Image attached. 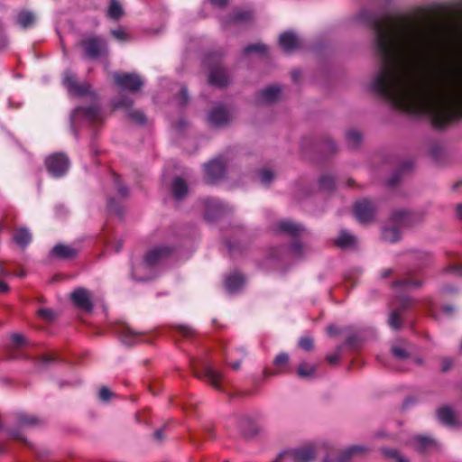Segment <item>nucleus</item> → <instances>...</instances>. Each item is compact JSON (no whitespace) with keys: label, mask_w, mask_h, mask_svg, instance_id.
<instances>
[{"label":"nucleus","mask_w":462,"mask_h":462,"mask_svg":"<svg viewBox=\"0 0 462 462\" xmlns=\"http://www.w3.org/2000/svg\"><path fill=\"white\" fill-rule=\"evenodd\" d=\"M383 454L387 457L392 458L394 462H409V460L402 456L396 449L384 448Z\"/></svg>","instance_id":"nucleus-43"},{"label":"nucleus","mask_w":462,"mask_h":462,"mask_svg":"<svg viewBox=\"0 0 462 462\" xmlns=\"http://www.w3.org/2000/svg\"><path fill=\"white\" fill-rule=\"evenodd\" d=\"M193 370L196 377L204 380L218 391L222 390L223 374L213 366L204 364L199 368L194 365Z\"/></svg>","instance_id":"nucleus-8"},{"label":"nucleus","mask_w":462,"mask_h":462,"mask_svg":"<svg viewBox=\"0 0 462 462\" xmlns=\"http://www.w3.org/2000/svg\"><path fill=\"white\" fill-rule=\"evenodd\" d=\"M319 186L324 190H330L335 186L334 178L328 175L322 176L319 180Z\"/></svg>","instance_id":"nucleus-46"},{"label":"nucleus","mask_w":462,"mask_h":462,"mask_svg":"<svg viewBox=\"0 0 462 462\" xmlns=\"http://www.w3.org/2000/svg\"><path fill=\"white\" fill-rule=\"evenodd\" d=\"M154 439H157L158 441H162L164 439L163 430H157L154 432Z\"/></svg>","instance_id":"nucleus-64"},{"label":"nucleus","mask_w":462,"mask_h":462,"mask_svg":"<svg viewBox=\"0 0 462 462\" xmlns=\"http://www.w3.org/2000/svg\"><path fill=\"white\" fill-rule=\"evenodd\" d=\"M114 79L121 90H127L131 93L138 92L143 86V79L135 73L116 72L114 74Z\"/></svg>","instance_id":"nucleus-10"},{"label":"nucleus","mask_w":462,"mask_h":462,"mask_svg":"<svg viewBox=\"0 0 462 462\" xmlns=\"http://www.w3.org/2000/svg\"><path fill=\"white\" fill-rule=\"evenodd\" d=\"M414 441H415L417 448L420 451H426L428 449H430V448L436 447V442L434 441V439H432L429 437L417 436V437H415Z\"/></svg>","instance_id":"nucleus-34"},{"label":"nucleus","mask_w":462,"mask_h":462,"mask_svg":"<svg viewBox=\"0 0 462 462\" xmlns=\"http://www.w3.org/2000/svg\"><path fill=\"white\" fill-rule=\"evenodd\" d=\"M180 105L184 106L189 101V93L188 89L185 86H181L179 94L176 97Z\"/></svg>","instance_id":"nucleus-50"},{"label":"nucleus","mask_w":462,"mask_h":462,"mask_svg":"<svg viewBox=\"0 0 462 462\" xmlns=\"http://www.w3.org/2000/svg\"><path fill=\"white\" fill-rule=\"evenodd\" d=\"M38 315L47 321L54 319V312L50 309H41L38 310Z\"/></svg>","instance_id":"nucleus-54"},{"label":"nucleus","mask_w":462,"mask_h":462,"mask_svg":"<svg viewBox=\"0 0 462 462\" xmlns=\"http://www.w3.org/2000/svg\"><path fill=\"white\" fill-rule=\"evenodd\" d=\"M206 178L208 182H214L224 177L225 163L222 158H217L204 165Z\"/></svg>","instance_id":"nucleus-15"},{"label":"nucleus","mask_w":462,"mask_h":462,"mask_svg":"<svg viewBox=\"0 0 462 462\" xmlns=\"http://www.w3.org/2000/svg\"><path fill=\"white\" fill-rule=\"evenodd\" d=\"M124 14V10L117 0H110L107 15L114 20H118Z\"/></svg>","instance_id":"nucleus-33"},{"label":"nucleus","mask_w":462,"mask_h":462,"mask_svg":"<svg viewBox=\"0 0 462 462\" xmlns=\"http://www.w3.org/2000/svg\"><path fill=\"white\" fill-rule=\"evenodd\" d=\"M45 165L48 171L56 178L62 177L69 168V160L66 154L56 152L45 160Z\"/></svg>","instance_id":"nucleus-9"},{"label":"nucleus","mask_w":462,"mask_h":462,"mask_svg":"<svg viewBox=\"0 0 462 462\" xmlns=\"http://www.w3.org/2000/svg\"><path fill=\"white\" fill-rule=\"evenodd\" d=\"M172 195L176 199H181L188 192V185L181 178H175L172 182Z\"/></svg>","instance_id":"nucleus-27"},{"label":"nucleus","mask_w":462,"mask_h":462,"mask_svg":"<svg viewBox=\"0 0 462 462\" xmlns=\"http://www.w3.org/2000/svg\"><path fill=\"white\" fill-rule=\"evenodd\" d=\"M346 141L351 148H356L361 143L362 135L358 131L351 129L346 133Z\"/></svg>","instance_id":"nucleus-37"},{"label":"nucleus","mask_w":462,"mask_h":462,"mask_svg":"<svg viewBox=\"0 0 462 462\" xmlns=\"http://www.w3.org/2000/svg\"><path fill=\"white\" fill-rule=\"evenodd\" d=\"M411 168H412V163L410 161L403 162V164L402 165L401 169L398 170L393 174V176L389 180L388 185L389 186H394L395 184H397L399 182V180H400L401 172L403 171H408V170H410Z\"/></svg>","instance_id":"nucleus-41"},{"label":"nucleus","mask_w":462,"mask_h":462,"mask_svg":"<svg viewBox=\"0 0 462 462\" xmlns=\"http://www.w3.org/2000/svg\"><path fill=\"white\" fill-rule=\"evenodd\" d=\"M277 230L294 238L300 236L304 233V228L301 225L294 223L291 220L280 221L277 224Z\"/></svg>","instance_id":"nucleus-19"},{"label":"nucleus","mask_w":462,"mask_h":462,"mask_svg":"<svg viewBox=\"0 0 462 462\" xmlns=\"http://www.w3.org/2000/svg\"><path fill=\"white\" fill-rule=\"evenodd\" d=\"M282 93L281 87L277 85L268 86L257 93V100L261 103L270 104L279 99Z\"/></svg>","instance_id":"nucleus-18"},{"label":"nucleus","mask_w":462,"mask_h":462,"mask_svg":"<svg viewBox=\"0 0 462 462\" xmlns=\"http://www.w3.org/2000/svg\"><path fill=\"white\" fill-rule=\"evenodd\" d=\"M173 253V247L168 245H158L150 249L144 255L143 263L152 268L163 263Z\"/></svg>","instance_id":"nucleus-11"},{"label":"nucleus","mask_w":462,"mask_h":462,"mask_svg":"<svg viewBox=\"0 0 462 462\" xmlns=\"http://www.w3.org/2000/svg\"><path fill=\"white\" fill-rule=\"evenodd\" d=\"M446 272L462 276V264H452L447 267Z\"/></svg>","instance_id":"nucleus-57"},{"label":"nucleus","mask_w":462,"mask_h":462,"mask_svg":"<svg viewBox=\"0 0 462 462\" xmlns=\"http://www.w3.org/2000/svg\"><path fill=\"white\" fill-rule=\"evenodd\" d=\"M232 117H208V125L209 127L218 128L229 124Z\"/></svg>","instance_id":"nucleus-40"},{"label":"nucleus","mask_w":462,"mask_h":462,"mask_svg":"<svg viewBox=\"0 0 462 462\" xmlns=\"http://www.w3.org/2000/svg\"><path fill=\"white\" fill-rule=\"evenodd\" d=\"M422 282L417 278H414L411 273H409L407 277L397 280L393 284V291L397 292L406 291L411 288H416L421 286Z\"/></svg>","instance_id":"nucleus-22"},{"label":"nucleus","mask_w":462,"mask_h":462,"mask_svg":"<svg viewBox=\"0 0 462 462\" xmlns=\"http://www.w3.org/2000/svg\"><path fill=\"white\" fill-rule=\"evenodd\" d=\"M290 250H291V253L292 254V255H294L295 257H300V256L303 255V247L297 241L293 242L291 245Z\"/></svg>","instance_id":"nucleus-51"},{"label":"nucleus","mask_w":462,"mask_h":462,"mask_svg":"<svg viewBox=\"0 0 462 462\" xmlns=\"http://www.w3.org/2000/svg\"><path fill=\"white\" fill-rule=\"evenodd\" d=\"M301 73L300 70L296 69L291 72L292 80L297 83L300 79Z\"/></svg>","instance_id":"nucleus-63"},{"label":"nucleus","mask_w":462,"mask_h":462,"mask_svg":"<svg viewBox=\"0 0 462 462\" xmlns=\"http://www.w3.org/2000/svg\"><path fill=\"white\" fill-rule=\"evenodd\" d=\"M411 215L406 211L395 212L392 217V226H384L382 237L384 241L394 243L401 237L400 227L411 224Z\"/></svg>","instance_id":"nucleus-5"},{"label":"nucleus","mask_w":462,"mask_h":462,"mask_svg":"<svg viewBox=\"0 0 462 462\" xmlns=\"http://www.w3.org/2000/svg\"><path fill=\"white\" fill-rule=\"evenodd\" d=\"M360 20L374 33V46L380 68L372 82V90L394 106L409 110L420 96L421 82L417 63L424 60L433 44L429 25L411 15L377 17L363 11Z\"/></svg>","instance_id":"nucleus-1"},{"label":"nucleus","mask_w":462,"mask_h":462,"mask_svg":"<svg viewBox=\"0 0 462 462\" xmlns=\"http://www.w3.org/2000/svg\"><path fill=\"white\" fill-rule=\"evenodd\" d=\"M392 352L394 355V356L400 359H404L408 356V354L406 353L405 349H403L401 346H393L392 347Z\"/></svg>","instance_id":"nucleus-55"},{"label":"nucleus","mask_w":462,"mask_h":462,"mask_svg":"<svg viewBox=\"0 0 462 462\" xmlns=\"http://www.w3.org/2000/svg\"><path fill=\"white\" fill-rule=\"evenodd\" d=\"M274 365L279 372L285 371V368L289 363V356L286 353H280L274 358Z\"/></svg>","instance_id":"nucleus-39"},{"label":"nucleus","mask_w":462,"mask_h":462,"mask_svg":"<svg viewBox=\"0 0 462 462\" xmlns=\"http://www.w3.org/2000/svg\"><path fill=\"white\" fill-rule=\"evenodd\" d=\"M117 333L121 341L127 346H132L140 342H152L147 334L135 331L128 325L120 326Z\"/></svg>","instance_id":"nucleus-12"},{"label":"nucleus","mask_w":462,"mask_h":462,"mask_svg":"<svg viewBox=\"0 0 462 462\" xmlns=\"http://www.w3.org/2000/svg\"><path fill=\"white\" fill-rule=\"evenodd\" d=\"M231 113L232 109L229 106L224 103H218L214 106L208 116H229Z\"/></svg>","instance_id":"nucleus-38"},{"label":"nucleus","mask_w":462,"mask_h":462,"mask_svg":"<svg viewBox=\"0 0 462 462\" xmlns=\"http://www.w3.org/2000/svg\"><path fill=\"white\" fill-rule=\"evenodd\" d=\"M341 350L342 346H337L334 354L327 356V361L331 365L337 364L340 359Z\"/></svg>","instance_id":"nucleus-53"},{"label":"nucleus","mask_w":462,"mask_h":462,"mask_svg":"<svg viewBox=\"0 0 462 462\" xmlns=\"http://www.w3.org/2000/svg\"><path fill=\"white\" fill-rule=\"evenodd\" d=\"M14 240L18 245L24 247L30 244L32 236L27 229L20 228L14 232Z\"/></svg>","instance_id":"nucleus-29"},{"label":"nucleus","mask_w":462,"mask_h":462,"mask_svg":"<svg viewBox=\"0 0 462 462\" xmlns=\"http://www.w3.org/2000/svg\"><path fill=\"white\" fill-rule=\"evenodd\" d=\"M11 275V273L7 271L3 263L0 261V293H5L9 291V287L6 282H5L2 278L8 277Z\"/></svg>","instance_id":"nucleus-44"},{"label":"nucleus","mask_w":462,"mask_h":462,"mask_svg":"<svg viewBox=\"0 0 462 462\" xmlns=\"http://www.w3.org/2000/svg\"><path fill=\"white\" fill-rule=\"evenodd\" d=\"M216 55H208L205 62L208 67V82L217 87H226L229 84V76L221 63L215 60Z\"/></svg>","instance_id":"nucleus-7"},{"label":"nucleus","mask_w":462,"mask_h":462,"mask_svg":"<svg viewBox=\"0 0 462 462\" xmlns=\"http://www.w3.org/2000/svg\"><path fill=\"white\" fill-rule=\"evenodd\" d=\"M100 117H71V125L73 126L76 123H80L85 125H90L92 124H95L97 119Z\"/></svg>","instance_id":"nucleus-47"},{"label":"nucleus","mask_w":462,"mask_h":462,"mask_svg":"<svg viewBox=\"0 0 462 462\" xmlns=\"http://www.w3.org/2000/svg\"><path fill=\"white\" fill-rule=\"evenodd\" d=\"M78 253L79 248L64 244L56 245L51 251V254L60 259H73L78 255Z\"/></svg>","instance_id":"nucleus-23"},{"label":"nucleus","mask_w":462,"mask_h":462,"mask_svg":"<svg viewBox=\"0 0 462 462\" xmlns=\"http://www.w3.org/2000/svg\"><path fill=\"white\" fill-rule=\"evenodd\" d=\"M260 181L263 184H269L273 179V173L267 169H263L259 171Z\"/></svg>","instance_id":"nucleus-48"},{"label":"nucleus","mask_w":462,"mask_h":462,"mask_svg":"<svg viewBox=\"0 0 462 462\" xmlns=\"http://www.w3.org/2000/svg\"><path fill=\"white\" fill-rule=\"evenodd\" d=\"M17 23L23 29L31 28L35 23V15L30 11H22L17 15Z\"/></svg>","instance_id":"nucleus-28"},{"label":"nucleus","mask_w":462,"mask_h":462,"mask_svg":"<svg viewBox=\"0 0 462 462\" xmlns=\"http://www.w3.org/2000/svg\"><path fill=\"white\" fill-rule=\"evenodd\" d=\"M63 85L69 94L77 97L87 96L89 105L79 106L76 109L77 113H82L83 116H98L100 113L99 97L96 92L92 91L91 85L88 82L79 83L76 75L71 72H66L63 79Z\"/></svg>","instance_id":"nucleus-3"},{"label":"nucleus","mask_w":462,"mask_h":462,"mask_svg":"<svg viewBox=\"0 0 462 462\" xmlns=\"http://www.w3.org/2000/svg\"><path fill=\"white\" fill-rule=\"evenodd\" d=\"M203 205L205 208V218L207 220H213L224 209L223 205L216 199L207 198L203 200Z\"/></svg>","instance_id":"nucleus-20"},{"label":"nucleus","mask_w":462,"mask_h":462,"mask_svg":"<svg viewBox=\"0 0 462 462\" xmlns=\"http://www.w3.org/2000/svg\"><path fill=\"white\" fill-rule=\"evenodd\" d=\"M111 105L113 112L122 110L124 112H127V116H143V114L139 112H131L133 100L125 95H119L118 97L113 98L111 100Z\"/></svg>","instance_id":"nucleus-17"},{"label":"nucleus","mask_w":462,"mask_h":462,"mask_svg":"<svg viewBox=\"0 0 462 462\" xmlns=\"http://www.w3.org/2000/svg\"><path fill=\"white\" fill-rule=\"evenodd\" d=\"M113 393L107 387H102L99 391V399L104 402L109 401Z\"/></svg>","instance_id":"nucleus-56"},{"label":"nucleus","mask_w":462,"mask_h":462,"mask_svg":"<svg viewBox=\"0 0 462 462\" xmlns=\"http://www.w3.org/2000/svg\"><path fill=\"white\" fill-rule=\"evenodd\" d=\"M328 333L330 335V336H337L339 335L341 332H340V329L336 327V326H328Z\"/></svg>","instance_id":"nucleus-60"},{"label":"nucleus","mask_w":462,"mask_h":462,"mask_svg":"<svg viewBox=\"0 0 462 462\" xmlns=\"http://www.w3.org/2000/svg\"><path fill=\"white\" fill-rule=\"evenodd\" d=\"M354 212L359 222L369 223L374 220L376 207L373 201L363 199L356 203Z\"/></svg>","instance_id":"nucleus-13"},{"label":"nucleus","mask_w":462,"mask_h":462,"mask_svg":"<svg viewBox=\"0 0 462 462\" xmlns=\"http://www.w3.org/2000/svg\"><path fill=\"white\" fill-rule=\"evenodd\" d=\"M83 50L84 57L88 60H97L108 55L107 41L98 35H91L84 38L79 43Z\"/></svg>","instance_id":"nucleus-4"},{"label":"nucleus","mask_w":462,"mask_h":462,"mask_svg":"<svg viewBox=\"0 0 462 462\" xmlns=\"http://www.w3.org/2000/svg\"><path fill=\"white\" fill-rule=\"evenodd\" d=\"M178 331L181 336H183L185 337H191L194 334L193 330L190 328H188L185 326L178 327Z\"/></svg>","instance_id":"nucleus-59"},{"label":"nucleus","mask_w":462,"mask_h":462,"mask_svg":"<svg viewBox=\"0 0 462 462\" xmlns=\"http://www.w3.org/2000/svg\"><path fill=\"white\" fill-rule=\"evenodd\" d=\"M356 237L346 231H342L336 240V245L341 248H346L356 244Z\"/></svg>","instance_id":"nucleus-32"},{"label":"nucleus","mask_w":462,"mask_h":462,"mask_svg":"<svg viewBox=\"0 0 462 462\" xmlns=\"http://www.w3.org/2000/svg\"><path fill=\"white\" fill-rule=\"evenodd\" d=\"M111 34L118 41H126L128 36L123 30H112Z\"/></svg>","instance_id":"nucleus-58"},{"label":"nucleus","mask_w":462,"mask_h":462,"mask_svg":"<svg viewBox=\"0 0 462 462\" xmlns=\"http://www.w3.org/2000/svg\"><path fill=\"white\" fill-rule=\"evenodd\" d=\"M433 76L446 97L462 108V63L459 66H437Z\"/></svg>","instance_id":"nucleus-2"},{"label":"nucleus","mask_w":462,"mask_h":462,"mask_svg":"<svg viewBox=\"0 0 462 462\" xmlns=\"http://www.w3.org/2000/svg\"><path fill=\"white\" fill-rule=\"evenodd\" d=\"M252 52H257L259 54H265L267 52V47L266 45L263 43H255V44H250L245 47L244 53L245 54H250Z\"/></svg>","instance_id":"nucleus-42"},{"label":"nucleus","mask_w":462,"mask_h":462,"mask_svg":"<svg viewBox=\"0 0 462 462\" xmlns=\"http://www.w3.org/2000/svg\"><path fill=\"white\" fill-rule=\"evenodd\" d=\"M16 418L21 426H35L42 422L40 418L23 412L17 413Z\"/></svg>","instance_id":"nucleus-31"},{"label":"nucleus","mask_w":462,"mask_h":462,"mask_svg":"<svg viewBox=\"0 0 462 462\" xmlns=\"http://www.w3.org/2000/svg\"><path fill=\"white\" fill-rule=\"evenodd\" d=\"M210 3L219 8H222L226 5L228 0H209Z\"/></svg>","instance_id":"nucleus-61"},{"label":"nucleus","mask_w":462,"mask_h":462,"mask_svg":"<svg viewBox=\"0 0 462 462\" xmlns=\"http://www.w3.org/2000/svg\"><path fill=\"white\" fill-rule=\"evenodd\" d=\"M113 177H114L115 185L117 188V191H118L119 195L123 198H125L128 195L127 188L121 185L120 177L118 175H116V173H113Z\"/></svg>","instance_id":"nucleus-49"},{"label":"nucleus","mask_w":462,"mask_h":462,"mask_svg":"<svg viewBox=\"0 0 462 462\" xmlns=\"http://www.w3.org/2000/svg\"><path fill=\"white\" fill-rule=\"evenodd\" d=\"M299 346L302 349H304L306 351H310L313 347V339L311 337H302V338H300V340L299 342Z\"/></svg>","instance_id":"nucleus-52"},{"label":"nucleus","mask_w":462,"mask_h":462,"mask_svg":"<svg viewBox=\"0 0 462 462\" xmlns=\"http://www.w3.org/2000/svg\"><path fill=\"white\" fill-rule=\"evenodd\" d=\"M430 125L435 130H444L457 122L460 117H427Z\"/></svg>","instance_id":"nucleus-24"},{"label":"nucleus","mask_w":462,"mask_h":462,"mask_svg":"<svg viewBox=\"0 0 462 462\" xmlns=\"http://www.w3.org/2000/svg\"><path fill=\"white\" fill-rule=\"evenodd\" d=\"M280 46L287 52H291L300 47V39L292 32H285L279 37Z\"/></svg>","instance_id":"nucleus-21"},{"label":"nucleus","mask_w":462,"mask_h":462,"mask_svg":"<svg viewBox=\"0 0 462 462\" xmlns=\"http://www.w3.org/2000/svg\"><path fill=\"white\" fill-rule=\"evenodd\" d=\"M245 279L239 273H233L226 277L225 286L228 292H236L244 284Z\"/></svg>","instance_id":"nucleus-25"},{"label":"nucleus","mask_w":462,"mask_h":462,"mask_svg":"<svg viewBox=\"0 0 462 462\" xmlns=\"http://www.w3.org/2000/svg\"><path fill=\"white\" fill-rule=\"evenodd\" d=\"M252 18V13L250 11L245 10H236L234 13L229 15L226 21L223 22L224 23H238V22H245Z\"/></svg>","instance_id":"nucleus-30"},{"label":"nucleus","mask_w":462,"mask_h":462,"mask_svg":"<svg viewBox=\"0 0 462 462\" xmlns=\"http://www.w3.org/2000/svg\"><path fill=\"white\" fill-rule=\"evenodd\" d=\"M363 451V448L360 446H353L347 449H346L344 452L340 454L339 457L336 458H326L324 462H348L351 458V457L356 453H360Z\"/></svg>","instance_id":"nucleus-26"},{"label":"nucleus","mask_w":462,"mask_h":462,"mask_svg":"<svg viewBox=\"0 0 462 462\" xmlns=\"http://www.w3.org/2000/svg\"><path fill=\"white\" fill-rule=\"evenodd\" d=\"M439 420L446 424L452 425L454 423V413L448 407H443L438 411Z\"/></svg>","instance_id":"nucleus-35"},{"label":"nucleus","mask_w":462,"mask_h":462,"mask_svg":"<svg viewBox=\"0 0 462 462\" xmlns=\"http://www.w3.org/2000/svg\"><path fill=\"white\" fill-rule=\"evenodd\" d=\"M71 300L76 307L87 312H90L93 310L90 293L84 288L76 289L71 293Z\"/></svg>","instance_id":"nucleus-16"},{"label":"nucleus","mask_w":462,"mask_h":462,"mask_svg":"<svg viewBox=\"0 0 462 462\" xmlns=\"http://www.w3.org/2000/svg\"><path fill=\"white\" fill-rule=\"evenodd\" d=\"M452 365V362L448 358H445L442 360V370L448 371L449 367Z\"/></svg>","instance_id":"nucleus-62"},{"label":"nucleus","mask_w":462,"mask_h":462,"mask_svg":"<svg viewBox=\"0 0 462 462\" xmlns=\"http://www.w3.org/2000/svg\"><path fill=\"white\" fill-rule=\"evenodd\" d=\"M27 345L26 338L18 333H14L10 337V344L8 347L10 349H18Z\"/></svg>","instance_id":"nucleus-36"},{"label":"nucleus","mask_w":462,"mask_h":462,"mask_svg":"<svg viewBox=\"0 0 462 462\" xmlns=\"http://www.w3.org/2000/svg\"><path fill=\"white\" fill-rule=\"evenodd\" d=\"M316 457V450L312 445L294 449L284 450L273 462H310Z\"/></svg>","instance_id":"nucleus-6"},{"label":"nucleus","mask_w":462,"mask_h":462,"mask_svg":"<svg viewBox=\"0 0 462 462\" xmlns=\"http://www.w3.org/2000/svg\"><path fill=\"white\" fill-rule=\"evenodd\" d=\"M315 372V366L310 365L307 363L300 364L298 368V374L300 377H308L314 374Z\"/></svg>","instance_id":"nucleus-45"},{"label":"nucleus","mask_w":462,"mask_h":462,"mask_svg":"<svg viewBox=\"0 0 462 462\" xmlns=\"http://www.w3.org/2000/svg\"><path fill=\"white\" fill-rule=\"evenodd\" d=\"M395 301L397 308L391 312L388 324L392 328L398 329L402 327V312L405 308L411 305V300L404 295L396 294Z\"/></svg>","instance_id":"nucleus-14"}]
</instances>
